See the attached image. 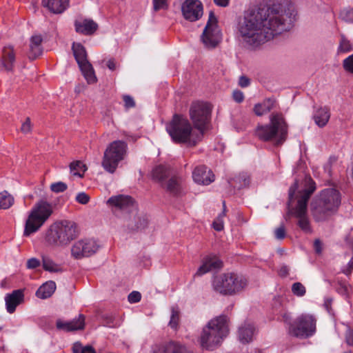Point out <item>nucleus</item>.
Listing matches in <instances>:
<instances>
[{
    "label": "nucleus",
    "mask_w": 353,
    "mask_h": 353,
    "mask_svg": "<svg viewBox=\"0 0 353 353\" xmlns=\"http://www.w3.org/2000/svg\"><path fill=\"white\" fill-rule=\"evenodd\" d=\"M279 274L282 277H285L289 274V268L286 265H283L279 272Z\"/></svg>",
    "instance_id": "0e129e2a"
},
{
    "label": "nucleus",
    "mask_w": 353,
    "mask_h": 353,
    "mask_svg": "<svg viewBox=\"0 0 353 353\" xmlns=\"http://www.w3.org/2000/svg\"><path fill=\"white\" fill-rule=\"evenodd\" d=\"M222 267V261L215 256H208L204 259L203 264L199 268L195 276H201L212 270L219 269Z\"/></svg>",
    "instance_id": "412c9836"
},
{
    "label": "nucleus",
    "mask_w": 353,
    "mask_h": 353,
    "mask_svg": "<svg viewBox=\"0 0 353 353\" xmlns=\"http://www.w3.org/2000/svg\"><path fill=\"white\" fill-rule=\"evenodd\" d=\"M275 237L281 240L283 239L285 236V230L283 225H281L279 228H277L274 231Z\"/></svg>",
    "instance_id": "bf43d9fd"
},
{
    "label": "nucleus",
    "mask_w": 353,
    "mask_h": 353,
    "mask_svg": "<svg viewBox=\"0 0 353 353\" xmlns=\"http://www.w3.org/2000/svg\"><path fill=\"white\" fill-rule=\"evenodd\" d=\"M99 245L94 240L86 239L77 241L71 248V253L74 258L81 259L88 257L96 253Z\"/></svg>",
    "instance_id": "4468645a"
},
{
    "label": "nucleus",
    "mask_w": 353,
    "mask_h": 353,
    "mask_svg": "<svg viewBox=\"0 0 353 353\" xmlns=\"http://www.w3.org/2000/svg\"><path fill=\"white\" fill-rule=\"evenodd\" d=\"M41 264V262L37 258H31L28 260L26 267L28 269H35L38 268Z\"/></svg>",
    "instance_id": "4d7b16f0"
},
{
    "label": "nucleus",
    "mask_w": 353,
    "mask_h": 353,
    "mask_svg": "<svg viewBox=\"0 0 353 353\" xmlns=\"http://www.w3.org/2000/svg\"><path fill=\"white\" fill-rule=\"evenodd\" d=\"M124 101V106L126 109L134 108L135 106V101L133 98L129 95H124L123 97Z\"/></svg>",
    "instance_id": "5fc2aeb1"
},
{
    "label": "nucleus",
    "mask_w": 353,
    "mask_h": 353,
    "mask_svg": "<svg viewBox=\"0 0 353 353\" xmlns=\"http://www.w3.org/2000/svg\"><path fill=\"white\" fill-rule=\"evenodd\" d=\"M285 323L289 325V333L299 338H307L312 336L316 332V319L312 315L302 314L299 316L294 323H290L288 314L283 315Z\"/></svg>",
    "instance_id": "9b49d317"
},
{
    "label": "nucleus",
    "mask_w": 353,
    "mask_h": 353,
    "mask_svg": "<svg viewBox=\"0 0 353 353\" xmlns=\"http://www.w3.org/2000/svg\"><path fill=\"white\" fill-rule=\"evenodd\" d=\"M56 290V283L52 281H49L43 283L36 292V296L41 299H46L50 297Z\"/></svg>",
    "instance_id": "bb28decb"
},
{
    "label": "nucleus",
    "mask_w": 353,
    "mask_h": 353,
    "mask_svg": "<svg viewBox=\"0 0 353 353\" xmlns=\"http://www.w3.org/2000/svg\"><path fill=\"white\" fill-rule=\"evenodd\" d=\"M79 68L88 83H93L97 81L93 68L90 63L80 65Z\"/></svg>",
    "instance_id": "473e14b6"
},
{
    "label": "nucleus",
    "mask_w": 353,
    "mask_h": 353,
    "mask_svg": "<svg viewBox=\"0 0 353 353\" xmlns=\"http://www.w3.org/2000/svg\"><path fill=\"white\" fill-rule=\"evenodd\" d=\"M74 27L77 32L84 35H91L98 29V24L92 19H85L82 21H76Z\"/></svg>",
    "instance_id": "4be33fe9"
},
{
    "label": "nucleus",
    "mask_w": 353,
    "mask_h": 353,
    "mask_svg": "<svg viewBox=\"0 0 353 353\" xmlns=\"http://www.w3.org/2000/svg\"><path fill=\"white\" fill-rule=\"evenodd\" d=\"M214 3L218 6L221 7H226L229 4L230 0H213Z\"/></svg>",
    "instance_id": "69168bd1"
},
{
    "label": "nucleus",
    "mask_w": 353,
    "mask_h": 353,
    "mask_svg": "<svg viewBox=\"0 0 353 353\" xmlns=\"http://www.w3.org/2000/svg\"><path fill=\"white\" fill-rule=\"evenodd\" d=\"M201 39L204 46L208 49L214 48L221 41V32L217 25V19L212 12H210Z\"/></svg>",
    "instance_id": "ddd939ff"
},
{
    "label": "nucleus",
    "mask_w": 353,
    "mask_h": 353,
    "mask_svg": "<svg viewBox=\"0 0 353 353\" xmlns=\"http://www.w3.org/2000/svg\"><path fill=\"white\" fill-rule=\"evenodd\" d=\"M85 316L83 314H79L77 318H75L71 321H69L70 328L72 332L77 330H81L85 327Z\"/></svg>",
    "instance_id": "e433bc0d"
},
{
    "label": "nucleus",
    "mask_w": 353,
    "mask_h": 353,
    "mask_svg": "<svg viewBox=\"0 0 353 353\" xmlns=\"http://www.w3.org/2000/svg\"><path fill=\"white\" fill-rule=\"evenodd\" d=\"M107 67L110 70H114L116 68V63L114 59H111L107 61Z\"/></svg>",
    "instance_id": "338daca9"
},
{
    "label": "nucleus",
    "mask_w": 353,
    "mask_h": 353,
    "mask_svg": "<svg viewBox=\"0 0 353 353\" xmlns=\"http://www.w3.org/2000/svg\"><path fill=\"white\" fill-rule=\"evenodd\" d=\"M340 192L334 189L323 190L311 203V211L316 221H323L335 214L341 204Z\"/></svg>",
    "instance_id": "7ed1b4c3"
},
{
    "label": "nucleus",
    "mask_w": 353,
    "mask_h": 353,
    "mask_svg": "<svg viewBox=\"0 0 353 353\" xmlns=\"http://www.w3.org/2000/svg\"><path fill=\"white\" fill-rule=\"evenodd\" d=\"M230 272L215 276L212 281V288L216 292L230 296Z\"/></svg>",
    "instance_id": "6ab92c4d"
},
{
    "label": "nucleus",
    "mask_w": 353,
    "mask_h": 353,
    "mask_svg": "<svg viewBox=\"0 0 353 353\" xmlns=\"http://www.w3.org/2000/svg\"><path fill=\"white\" fill-rule=\"evenodd\" d=\"M228 183L235 188L241 189L250 185V177L248 173L243 172L240 173L231 181H228Z\"/></svg>",
    "instance_id": "7c9ffc66"
},
{
    "label": "nucleus",
    "mask_w": 353,
    "mask_h": 353,
    "mask_svg": "<svg viewBox=\"0 0 353 353\" xmlns=\"http://www.w3.org/2000/svg\"><path fill=\"white\" fill-rule=\"evenodd\" d=\"M341 18L349 23H353V8L345 9L341 12Z\"/></svg>",
    "instance_id": "a18cd8bd"
},
{
    "label": "nucleus",
    "mask_w": 353,
    "mask_h": 353,
    "mask_svg": "<svg viewBox=\"0 0 353 353\" xmlns=\"http://www.w3.org/2000/svg\"><path fill=\"white\" fill-rule=\"evenodd\" d=\"M292 292L296 296H303L306 293V290L301 283L296 282L292 285Z\"/></svg>",
    "instance_id": "a19ab883"
},
{
    "label": "nucleus",
    "mask_w": 353,
    "mask_h": 353,
    "mask_svg": "<svg viewBox=\"0 0 353 353\" xmlns=\"http://www.w3.org/2000/svg\"><path fill=\"white\" fill-rule=\"evenodd\" d=\"M345 339L349 346H353V330L347 327L345 333Z\"/></svg>",
    "instance_id": "603ef678"
},
{
    "label": "nucleus",
    "mask_w": 353,
    "mask_h": 353,
    "mask_svg": "<svg viewBox=\"0 0 353 353\" xmlns=\"http://www.w3.org/2000/svg\"><path fill=\"white\" fill-rule=\"evenodd\" d=\"M77 236L74 222L63 220L52 224L46 234V242L53 246H66Z\"/></svg>",
    "instance_id": "6e6552de"
},
{
    "label": "nucleus",
    "mask_w": 353,
    "mask_h": 353,
    "mask_svg": "<svg viewBox=\"0 0 353 353\" xmlns=\"http://www.w3.org/2000/svg\"><path fill=\"white\" fill-rule=\"evenodd\" d=\"M105 323L109 327H119L121 325L120 321H115L114 317L112 315L106 316L105 317Z\"/></svg>",
    "instance_id": "3c124183"
},
{
    "label": "nucleus",
    "mask_w": 353,
    "mask_h": 353,
    "mask_svg": "<svg viewBox=\"0 0 353 353\" xmlns=\"http://www.w3.org/2000/svg\"><path fill=\"white\" fill-rule=\"evenodd\" d=\"M72 50L79 66L89 63L87 59L85 49L81 43H74L72 44Z\"/></svg>",
    "instance_id": "c756f323"
},
{
    "label": "nucleus",
    "mask_w": 353,
    "mask_h": 353,
    "mask_svg": "<svg viewBox=\"0 0 353 353\" xmlns=\"http://www.w3.org/2000/svg\"><path fill=\"white\" fill-rule=\"evenodd\" d=\"M75 199L79 203L85 205L90 201V196L85 192H81L77 194Z\"/></svg>",
    "instance_id": "8fccbe9b"
},
{
    "label": "nucleus",
    "mask_w": 353,
    "mask_h": 353,
    "mask_svg": "<svg viewBox=\"0 0 353 353\" xmlns=\"http://www.w3.org/2000/svg\"><path fill=\"white\" fill-rule=\"evenodd\" d=\"M182 345L179 343L170 341L164 346V353H180Z\"/></svg>",
    "instance_id": "58836bf2"
},
{
    "label": "nucleus",
    "mask_w": 353,
    "mask_h": 353,
    "mask_svg": "<svg viewBox=\"0 0 353 353\" xmlns=\"http://www.w3.org/2000/svg\"><path fill=\"white\" fill-rule=\"evenodd\" d=\"M232 97L237 103H241L244 99L243 93L240 90H234L232 93Z\"/></svg>",
    "instance_id": "052dcab7"
},
{
    "label": "nucleus",
    "mask_w": 353,
    "mask_h": 353,
    "mask_svg": "<svg viewBox=\"0 0 353 353\" xmlns=\"http://www.w3.org/2000/svg\"><path fill=\"white\" fill-rule=\"evenodd\" d=\"M87 168L85 164L80 161H73L70 164V173L79 177H83Z\"/></svg>",
    "instance_id": "72a5a7b5"
},
{
    "label": "nucleus",
    "mask_w": 353,
    "mask_h": 353,
    "mask_svg": "<svg viewBox=\"0 0 353 353\" xmlns=\"http://www.w3.org/2000/svg\"><path fill=\"white\" fill-rule=\"evenodd\" d=\"M250 80L247 77H245V76H241L239 77V85L241 88L248 87L250 85Z\"/></svg>",
    "instance_id": "680f3d73"
},
{
    "label": "nucleus",
    "mask_w": 353,
    "mask_h": 353,
    "mask_svg": "<svg viewBox=\"0 0 353 353\" xmlns=\"http://www.w3.org/2000/svg\"><path fill=\"white\" fill-rule=\"evenodd\" d=\"M299 188L297 181L290 188L288 193V214L297 219V225L305 233H312V230L307 215V201L316 189L314 182L305 179V186Z\"/></svg>",
    "instance_id": "f03ea898"
},
{
    "label": "nucleus",
    "mask_w": 353,
    "mask_h": 353,
    "mask_svg": "<svg viewBox=\"0 0 353 353\" xmlns=\"http://www.w3.org/2000/svg\"><path fill=\"white\" fill-rule=\"evenodd\" d=\"M343 65L346 71L353 74V54L343 60Z\"/></svg>",
    "instance_id": "09e8293b"
},
{
    "label": "nucleus",
    "mask_w": 353,
    "mask_h": 353,
    "mask_svg": "<svg viewBox=\"0 0 353 353\" xmlns=\"http://www.w3.org/2000/svg\"><path fill=\"white\" fill-rule=\"evenodd\" d=\"M166 130L175 143L195 145L201 139V132L196 131L189 121L180 115L175 114L167 125Z\"/></svg>",
    "instance_id": "20e7f679"
},
{
    "label": "nucleus",
    "mask_w": 353,
    "mask_h": 353,
    "mask_svg": "<svg viewBox=\"0 0 353 353\" xmlns=\"http://www.w3.org/2000/svg\"><path fill=\"white\" fill-rule=\"evenodd\" d=\"M128 145L123 141H114L105 150L101 161V166L107 172L114 174L119 164L127 154Z\"/></svg>",
    "instance_id": "9d476101"
},
{
    "label": "nucleus",
    "mask_w": 353,
    "mask_h": 353,
    "mask_svg": "<svg viewBox=\"0 0 353 353\" xmlns=\"http://www.w3.org/2000/svg\"><path fill=\"white\" fill-rule=\"evenodd\" d=\"M179 320V311L176 310H174V308L172 310V314L170 317V320L169 322V325L172 328H176L178 325Z\"/></svg>",
    "instance_id": "c03bdc74"
},
{
    "label": "nucleus",
    "mask_w": 353,
    "mask_h": 353,
    "mask_svg": "<svg viewBox=\"0 0 353 353\" xmlns=\"http://www.w3.org/2000/svg\"><path fill=\"white\" fill-rule=\"evenodd\" d=\"M223 211L217 216L212 223L214 229L216 231H221L223 229V218L225 216V203H223Z\"/></svg>",
    "instance_id": "ea45409f"
},
{
    "label": "nucleus",
    "mask_w": 353,
    "mask_h": 353,
    "mask_svg": "<svg viewBox=\"0 0 353 353\" xmlns=\"http://www.w3.org/2000/svg\"><path fill=\"white\" fill-rule=\"evenodd\" d=\"M153 179L162 182L168 176V170L163 165L156 166L152 172Z\"/></svg>",
    "instance_id": "f704fd0d"
},
{
    "label": "nucleus",
    "mask_w": 353,
    "mask_h": 353,
    "mask_svg": "<svg viewBox=\"0 0 353 353\" xmlns=\"http://www.w3.org/2000/svg\"><path fill=\"white\" fill-rule=\"evenodd\" d=\"M15 60V52L14 48L11 46H5L2 50V56L0 59V65L6 71H12Z\"/></svg>",
    "instance_id": "aec40b11"
},
{
    "label": "nucleus",
    "mask_w": 353,
    "mask_h": 353,
    "mask_svg": "<svg viewBox=\"0 0 353 353\" xmlns=\"http://www.w3.org/2000/svg\"><path fill=\"white\" fill-rule=\"evenodd\" d=\"M107 203L112 208L113 213L118 217L128 221L132 214L135 220L134 227L137 229H142L148 224L146 215L137 213V205L133 199L130 196L117 195L111 196Z\"/></svg>",
    "instance_id": "39448f33"
},
{
    "label": "nucleus",
    "mask_w": 353,
    "mask_h": 353,
    "mask_svg": "<svg viewBox=\"0 0 353 353\" xmlns=\"http://www.w3.org/2000/svg\"><path fill=\"white\" fill-rule=\"evenodd\" d=\"M290 15L280 7L259 8L246 14L238 25V38L254 49L290 28Z\"/></svg>",
    "instance_id": "f257e3e1"
},
{
    "label": "nucleus",
    "mask_w": 353,
    "mask_h": 353,
    "mask_svg": "<svg viewBox=\"0 0 353 353\" xmlns=\"http://www.w3.org/2000/svg\"><path fill=\"white\" fill-rule=\"evenodd\" d=\"M32 130V124L30 119L27 117L26 121L22 123L21 130L23 133H28Z\"/></svg>",
    "instance_id": "13d9d810"
},
{
    "label": "nucleus",
    "mask_w": 353,
    "mask_h": 353,
    "mask_svg": "<svg viewBox=\"0 0 353 353\" xmlns=\"http://www.w3.org/2000/svg\"><path fill=\"white\" fill-rule=\"evenodd\" d=\"M14 197L7 191L0 193V209L10 208L14 203Z\"/></svg>",
    "instance_id": "c9c22d12"
},
{
    "label": "nucleus",
    "mask_w": 353,
    "mask_h": 353,
    "mask_svg": "<svg viewBox=\"0 0 353 353\" xmlns=\"http://www.w3.org/2000/svg\"><path fill=\"white\" fill-rule=\"evenodd\" d=\"M67 184L62 181L53 183L50 185V190L54 193L63 192L67 190Z\"/></svg>",
    "instance_id": "37998d69"
},
{
    "label": "nucleus",
    "mask_w": 353,
    "mask_h": 353,
    "mask_svg": "<svg viewBox=\"0 0 353 353\" xmlns=\"http://www.w3.org/2000/svg\"><path fill=\"white\" fill-rule=\"evenodd\" d=\"M348 268L346 270H343V273L348 275L351 273L352 270L353 269V261H350L348 264Z\"/></svg>",
    "instance_id": "774afa93"
},
{
    "label": "nucleus",
    "mask_w": 353,
    "mask_h": 353,
    "mask_svg": "<svg viewBox=\"0 0 353 353\" xmlns=\"http://www.w3.org/2000/svg\"><path fill=\"white\" fill-rule=\"evenodd\" d=\"M230 296L235 295L245 290L248 285L247 278L243 274L230 272Z\"/></svg>",
    "instance_id": "dca6fc26"
},
{
    "label": "nucleus",
    "mask_w": 353,
    "mask_h": 353,
    "mask_svg": "<svg viewBox=\"0 0 353 353\" xmlns=\"http://www.w3.org/2000/svg\"><path fill=\"white\" fill-rule=\"evenodd\" d=\"M255 333L254 325L250 322H245L239 328V339L242 343H248L252 341Z\"/></svg>",
    "instance_id": "5701e85b"
},
{
    "label": "nucleus",
    "mask_w": 353,
    "mask_h": 353,
    "mask_svg": "<svg viewBox=\"0 0 353 353\" xmlns=\"http://www.w3.org/2000/svg\"><path fill=\"white\" fill-rule=\"evenodd\" d=\"M42 37L41 35H34L30 39V52L28 57L30 59H35L42 53L41 42Z\"/></svg>",
    "instance_id": "393cba45"
},
{
    "label": "nucleus",
    "mask_w": 353,
    "mask_h": 353,
    "mask_svg": "<svg viewBox=\"0 0 353 353\" xmlns=\"http://www.w3.org/2000/svg\"><path fill=\"white\" fill-rule=\"evenodd\" d=\"M23 300L24 294L22 290H16L12 291V293L6 294L5 301L7 312L12 314L16 307L23 302Z\"/></svg>",
    "instance_id": "a211bd4d"
},
{
    "label": "nucleus",
    "mask_w": 353,
    "mask_h": 353,
    "mask_svg": "<svg viewBox=\"0 0 353 353\" xmlns=\"http://www.w3.org/2000/svg\"><path fill=\"white\" fill-rule=\"evenodd\" d=\"M192 178L195 183L209 185L214 180V175L210 170H207L205 165L197 166L192 172Z\"/></svg>",
    "instance_id": "f3484780"
},
{
    "label": "nucleus",
    "mask_w": 353,
    "mask_h": 353,
    "mask_svg": "<svg viewBox=\"0 0 353 353\" xmlns=\"http://www.w3.org/2000/svg\"><path fill=\"white\" fill-rule=\"evenodd\" d=\"M181 179L180 178L172 177L168 180L164 188L170 194L176 195L181 191Z\"/></svg>",
    "instance_id": "2f4dec72"
},
{
    "label": "nucleus",
    "mask_w": 353,
    "mask_h": 353,
    "mask_svg": "<svg viewBox=\"0 0 353 353\" xmlns=\"http://www.w3.org/2000/svg\"><path fill=\"white\" fill-rule=\"evenodd\" d=\"M330 118V110L326 107L317 109L313 115L314 121L319 128H323L328 123Z\"/></svg>",
    "instance_id": "a878e982"
},
{
    "label": "nucleus",
    "mask_w": 353,
    "mask_h": 353,
    "mask_svg": "<svg viewBox=\"0 0 353 353\" xmlns=\"http://www.w3.org/2000/svg\"><path fill=\"white\" fill-rule=\"evenodd\" d=\"M352 50V45L349 40L344 36H341L340 43L338 48L339 52H347Z\"/></svg>",
    "instance_id": "79ce46f5"
},
{
    "label": "nucleus",
    "mask_w": 353,
    "mask_h": 353,
    "mask_svg": "<svg viewBox=\"0 0 353 353\" xmlns=\"http://www.w3.org/2000/svg\"><path fill=\"white\" fill-rule=\"evenodd\" d=\"M72 352L73 353H96L92 346H83L80 342H76L73 344Z\"/></svg>",
    "instance_id": "4c0bfd02"
},
{
    "label": "nucleus",
    "mask_w": 353,
    "mask_h": 353,
    "mask_svg": "<svg viewBox=\"0 0 353 353\" xmlns=\"http://www.w3.org/2000/svg\"><path fill=\"white\" fill-rule=\"evenodd\" d=\"M276 101L274 99H267L261 103H257L254 107V112L257 116H262L271 111L275 106Z\"/></svg>",
    "instance_id": "c85d7f7f"
},
{
    "label": "nucleus",
    "mask_w": 353,
    "mask_h": 353,
    "mask_svg": "<svg viewBox=\"0 0 353 353\" xmlns=\"http://www.w3.org/2000/svg\"><path fill=\"white\" fill-rule=\"evenodd\" d=\"M256 134L262 141H274L276 145L282 144L288 135V124L281 113H272L270 123L259 126Z\"/></svg>",
    "instance_id": "423d86ee"
},
{
    "label": "nucleus",
    "mask_w": 353,
    "mask_h": 353,
    "mask_svg": "<svg viewBox=\"0 0 353 353\" xmlns=\"http://www.w3.org/2000/svg\"><path fill=\"white\" fill-rule=\"evenodd\" d=\"M42 267L45 271L51 273H60L63 271L61 264L57 263L54 260L48 256L43 255Z\"/></svg>",
    "instance_id": "cd10ccee"
},
{
    "label": "nucleus",
    "mask_w": 353,
    "mask_h": 353,
    "mask_svg": "<svg viewBox=\"0 0 353 353\" xmlns=\"http://www.w3.org/2000/svg\"><path fill=\"white\" fill-rule=\"evenodd\" d=\"M184 19L190 22L198 21L203 14V6L199 0H185L181 5Z\"/></svg>",
    "instance_id": "2eb2a0df"
},
{
    "label": "nucleus",
    "mask_w": 353,
    "mask_h": 353,
    "mask_svg": "<svg viewBox=\"0 0 353 353\" xmlns=\"http://www.w3.org/2000/svg\"><path fill=\"white\" fill-rule=\"evenodd\" d=\"M53 213L52 204L46 200L39 201L31 210L26 221L24 236L37 232Z\"/></svg>",
    "instance_id": "1a4fd4ad"
},
{
    "label": "nucleus",
    "mask_w": 353,
    "mask_h": 353,
    "mask_svg": "<svg viewBox=\"0 0 353 353\" xmlns=\"http://www.w3.org/2000/svg\"><path fill=\"white\" fill-rule=\"evenodd\" d=\"M228 321L225 315H220L210 321L201 335V345L206 349L218 345L228 333Z\"/></svg>",
    "instance_id": "0eeeda50"
},
{
    "label": "nucleus",
    "mask_w": 353,
    "mask_h": 353,
    "mask_svg": "<svg viewBox=\"0 0 353 353\" xmlns=\"http://www.w3.org/2000/svg\"><path fill=\"white\" fill-rule=\"evenodd\" d=\"M70 0H42V5L54 14H61L69 7Z\"/></svg>",
    "instance_id": "b1692460"
},
{
    "label": "nucleus",
    "mask_w": 353,
    "mask_h": 353,
    "mask_svg": "<svg viewBox=\"0 0 353 353\" xmlns=\"http://www.w3.org/2000/svg\"><path fill=\"white\" fill-rule=\"evenodd\" d=\"M69 321H63L61 319H58L56 322V327L59 330L65 332H72Z\"/></svg>",
    "instance_id": "49530a36"
},
{
    "label": "nucleus",
    "mask_w": 353,
    "mask_h": 353,
    "mask_svg": "<svg viewBox=\"0 0 353 353\" xmlns=\"http://www.w3.org/2000/svg\"><path fill=\"white\" fill-rule=\"evenodd\" d=\"M211 107L208 103L195 102L190 108V117L196 131L201 132V137L211 114Z\"/></svg>",
    "instance_id": "f8f14e48"
},
{
    "label": "nucleus",
    "mask_w": 353,
    "mask_h": 353,
    "mask_svg": "<svg viewBox=\"0 0 353 353\" xmlns=\"http://www.w3.org/2000/svg\"><path fill=\"white\" fill-rule=\"evenodd\" d=\"M141 299V294L137 291H133L128 295V301L131 303L139 302Z\"/></svg>",
    "instance_id": "864d4df0"
},
{
    "label": "nucleus",
    "mask_w": 353,
    "mask_h": 353,
    "mask_svg": "<svg viewBox=\"0 0 353 353\" xmlns=\"http://www.w3.org/2000/svg\"><path fill=\"white\" fill-rule=\"evenodd\" d=\"M336 162V158L334 157H331L327 162L324 165L323 169L325 172L329 176L332 175V169L333 164H334Z\"/></svg>",
    "instance_id": "de8ad7c7"
},
{
    "label": "nucleus",
    "mask_w": 353,
    "mask_h": 353,
    "mask_svg": "<svg viewBox=\"0 0 353 353\" xmlns=\"http://www.w3.org/2000/svg\"><path fill=\"white\" fill-rule=\"evenodd\" d=\"M314 248L317 254H321L322 252V243L319 239H316L314 242Z\"/></svg>",
    "instance_id": "e2e57ef3"
},
{
    "label": "nucleus",
    "mask_w": 353,
    "mask_h": 353,
    "mask_svg": "<svg viewBox=\"0 0 353 353\" xmlns=\"http://www.w3.org/2000/svg\"><path fill=\"white\" fill-rule=\"evenodd\" d=\"M154 10L157 11L167 8V0H153Z\"/></svg>",
    "instance_id": "6e6d98bb"
}]
</instances>
